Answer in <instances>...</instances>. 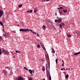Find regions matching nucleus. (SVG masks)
I'll use <instances>...</instances> for the list:
<instances>
[{
  "instance_id": "f257e3e1",
  "label": "nucleus",
  "mask_w": 80,
  "mask_h": 80,
  "mask_svg": "<svg viewBox=\"0 0 80 80\" xmlns=\"http://www.w3.org/2000/svg\"><path fill=\"white\" fill-rule=\"evenodd\" d=\"M2 50H1V49L0 48V55L2 54V52L4 53H6V54H8L9 53V52H8V51L7 50L2 49Z\"/></svg>"
},
{
  "instance_id": "f03ea898",
  "label": "nucleus",
  "mask_w": 80,
  "mask_h": 80,
  "mask_svg": "<svg viewBox=\"0 0 80 80\" xmlns=\"http://www.w3.org/2000/svg\"><path fill=\"white\" fill-rule=\"evenodd\" d=\"M20 32H29V29H23L21 28L19 30Z\"/></svg>"
},
{
  "instance_id": "7ed1b4c3",
  "label": "nucleus",
  "mask_w": 80,
  "mask_h": 80,
  "mask_svg": "<svg viewBox=\"0 0 80 80\" xmlns=\"http://www.w3.org/2000/svg\"><path fill=\"white\" fill-rule=\"evenodd\" d=\"M25 78L21 77L19 76L17 78V80H25Z\"/></svg>"
},
{
  "instance_id": "20e7f679",
  "label": "nucleus",
  "mask_w": 80,
  "mask_h": 80,
  "mask_svg": "<svg viewBox=\"0 0 80 80\" xmlns=\"http://www.w3.org/2000/svg\"><path fill=\"white\" fill-rule=\"evenodd\" d=\"M49 63L48 62H47L46 64V70H49Z\"/></svg>"
},
{
  "instance_id": "39448f33",
  "label": "nucleus",
  "mask_w": 80,
  "mask_h": 80,
  "mask_svg": "<svg viewBox=\"0 0 80 80\" xmlns=\"http://www.w3.org/2000/svg\"><path fill=\"white\" fill-rule=\"evenodd\" d=\"M3 14V11L2 10H0V18H1Z\"/></svg>"
},
{
  "instance_id": "423d86ee",
  "label": "nucleus",
  "mask_w": 80,
  "mask_h": 80,
  "mask_svg": "<svg viewBox=\"0 0 80 80\" xmlns=\"http://www.w3.org/2000/svg\"><path fill=\"white\" fill-rule=\"evenodd\" d=\"M59 13L60 14V15L61 16V15H65V14H64V13L63 12H62V11H59Z\"/></svg>"
},
{
  "instance_id": "0eeeda50",
  "label": "nucleus",
  "mask_w": 80,
  "mask_h": 80,
  "mask_svg": "<svg viewBox=\"0 0 80 80\" xmlns=\"http://www.w3.org/2000/svg\"><path fill=\"white\" fill-rule=\"evenodd\" d=\"M2 72L4 73V75H7V70H3Z\"/></svg>"
},
{
  "instance_id": "6e6552de",
  "label": "nucleus",
  "mask_w": 80,
  "mask_h": 80,
  "mask_svg": "<svg viewBox=\"0 0 80 80\" xmlns=\"http://www.w3.org/2000/svg\"><path fill=\"white\" fill-rule=\"evenodd\" d=\"M58 22H62V18H58Z\"/></svg>"
},
{
  "instance_id": "1a4fd4ad",
  "label": "nucleus",
  "mask_w": 80,
  "mask_h": 80,
  "mask_svg": "<svg viewBox=\"0 0 80 80\" xmlns=\"http://www.w3.org/2000/svg\"><path fill=\"white\" fill-rule=\"evenodd\" d=\"M38 12V8H34V13H36Z\"/></svg>"
},
{
  "instance_id": "9d476101",
  "label": "nucleus",
  "mask_w": 80,
  "mask_h": 80,
  "mask_svg": "<svg viewBox=\"0 0 80 80\" xmlns=\"http://www.w3.org/2000/svg\"><path fill=\"white\" fill-rule=\"evenodd\" d=\"M33 12V10H31L29 11H27L26 12L27 13H32Z\"/></svg>"
},
{
  "instance_id": "9b49d317",
  "label": "nucleus",
  "mask_w": 80,
  "mask_h": 80,
  "mask_svg": "<svg viewBox=\"0 0 80 80\" xmlns=\"http://www.w3.org/2000/svg\"><path fill=\"white\" fill-rule=\"evenodd\" d=\"M46 70H47V75L48 76H48L50 75V73H49V71H48L49 70L46 69Z\"/></svg>"
},
{
  "instance_id": "f8f14e48",
  "label": "nucleus",
  "mask_w": 80,
  "mask_h": 80,
  "mask_svg": "<svg viewBox=\"0 0 80 80\" xmlns=\"http://www.w3.org/2000/svg\"><path fill=\"white\" fill-rule=\"evenodd\" d=\"M42 72H44L45 71V68L44 66H43L42 68Z\"/></svg>"
},
{
  "instance_id": "ddd939ff",
  "label": "nucleus",
  "mask_w": 80,
  "mask_h": 80,
  "mask_svg": "<svg viewBox=\"0 0 80 80\" xmlns=\"http://www.w3.org/2000/svg\"><path fill=\"white\" fill-rule=\"evenodd\" d=\"M79 54H80V52H76L74 54V55H78Z\"/></svg>"
},
{
  "instance_id": "4468645a",
  "label": "nucleus",
  "mask_w": 80,
  "mask_h": 80,
  "mask_svg": "<svg viewBox=\"0 0 80 80\" xmlns=\"http://www.w3.org/2000/svg\"><path fill=\"white\" fill-rule=\"evenodd\" d=\"M60 26V27H61V26L62 27H64V26H65V24L64 23H62L61 24Z\"/></svg>"
},
{
  "instance_id": "2eb2a0df",
  "label": "nucleus",
  "mask_w": 80,
  "mask_h": 80,
  "mask_svg": "<svg viewBox=\"0 0 80 80\" xmlns=\"http://www.w3.org/2000/svg\"><path fill=\"white\" fill-rule=\"evenodd\" d=\"M0 24L1 25H2V26L3 28L4 27V26H3V23L1 21L0 22Z\"/></svg>"
},
{
  "instance_id": "dca6fc26",
  "label": "nucleus",
  "mask_w": 80,
  "mask_h": 80,
  "mask_svg": "<svg viewBox=\"0 0 80 80\" xmlns=\"http://www.w3.org/2000/svg\"><path fill=\"white\" fill-rule=\"evenodd\" d=\"M52 53H55V50H54V49H53V48H52Z\"/></svg>"
},
{
  "instance_id": "f3484780",
  "label": "nucleus",
  "mask_w": 80,
  "mask_h": 80,
  "mask_svg": "<svg viewBox=\"0 0 80 80\" xmlns=\"http://www.w3.org/2000/svg\"><path fill=\"white\" fill-rule=\"evenodd\" d=\"M63 11L64 13H66L67 12V10L63 9Z\"/></svg>"
},
{
  "instance_id": "a211bd4d",
  "label": "nucleus",
  "mask_w": 80,
  "mask_h": 80,
  "mask_svg": "<svg viewBox=\"0 0 80 80\" xmlns=\"http://www.w3.org/2000/svg\"><path fill=\"white\" fill-rule=\"evenodd\" d=\"M13 74V72H12V71L11 70L10 71V72L9 73V74L10 75H12Z\"/></svg>"
},
{
  "instance_id": "6ab92c4d",
  "label": "nucleus",
  "mask_w": 80,
  "mask_h": 80,
  "mask_svg": "<svg viewBox=\"0 0 80 80\" xmlns=\"http://www.w3.org/2000/svg\"><path fill=\"white\" fill-rule=\"evenodd\" d=\"M42 28L43 30H45L46 29V27L45 26V25H43L42 27Z\"/></svg>"
},
{
  "instance_id": "aec40b11",
  "label": "nucleus",
  "mask_w": 80,
  "mask_h": 80,
  "mask_svg": "<svg viewBox=\"0 0 80 80\" xmlns=\"http://www.w3.org/2000/svg\"><path fill=\"white\" fill-rule=\"evenodd\" d=\"M28 72H29L30 74H32V70L31 69H29Z\"/></svg>"
},
{
  "instance_id": "412c9836",
  "label": "nucleus",
  "mask_w": 80,
  "mask_h": 80,
  "mask_svg": "<svg viewBox=\"0 0 80 80\" xmlns=\"http://www.w3.org/2000/svg\"><path fill=\"white\" fill-rule=\"evenodd\" d=\"M77 34L78 35L79 37H80V32H77Z\"/></svg>"
},
{
  "instance_id": "4be33fe9",
  "label": "nucleus",
  "mask_w": 80,
  "mask_h": 80,
  "mask_svg": "<svg viewBox=\"0 0 80 80\" xmlns=\"http://www.w3.org/2000/svg\"><path fill=\"white\" fill-rule=\"evenodd\" d=\"M68 37H72V35L71 34H66Z\"/></svg>"
},
{
  "instance_id": "5701e85b",
  "label": "nucleus",
  "mask_w": 80,
  "mask_h": 80,
  "mask_svg": "<svg viewBox=\"0 0 80 80\" xmlns=\"http://www.w3.org/2000/svg\"><path fill=\"white\" fill-rule=\"evenodd\" d=\"M48 79L49 80H52V78H51V76H50V75H49V76H48Z\"/></svg>"
},
{
  "instance_id": "b1692460",
  "label": "nucleus",
  "mask_w": 80,
  "mask_h": 80,
  "mask_svg": "<svg viewBox=\"0 0 80 80\" xmlns=\"http://www.w3.org/2000/svg\"><path fill=\"white\" fill-rule=\"evenodd\" d=\"M69 76H68V75L67 74V75H66L65 78H68Z\"/></svg>"
},
{
  "instance_id": "393cba45",
  "label": "nucleus",
  "mask_w": 80,
  "mask_h": 80,
  "mask_svg": "<svg viewBox=\"0 0 80 80\" xmlns=\"http://www.w3.org/2000/svg\"><path fill=\"white\" fill-rule=\"evenodd\" d=\"M42 48L45 51L46 50V49H45V47H44V46H42Z\"/></svg>"
},
{
  "instance_id": "a878e982",
  "label": "nucleus",
  "mask_w": 80,
  "mask_h": 80,
  "mask_svg": "<svg viewBox=\"0 0 80 80\" xmlns=\"http://www.w3.org/2000/svg\"><path fill=\"white\" fill-rule=\"evenodd\" d=\"M20 52H21L20 51H18V50H16V53H20Z\"/></svg>"
},
{
  "instance_id": "bb28decb",
  "label": "nucleus",
  "mask_w": 80,
  "mask_h": 80,
  "mask_svg": "<svg viewBox=\"0 0 80 80\" xmlns=\"http://www.w3.org/2000/svg\"><path fill=\"white\" fill-rule=\"evenodd\" d=\"M18 7L21 8L22 7V4H20L18 6Z\"/></svg>"
},
{
  "instance_id": "cd10ccee",
  "label": "nucleus",
  "mask_w": 80,
  "mask_h": 80,
  "mask_svg": "<svg viewBox=\"0 0 80 80\" xmlns=\"http://www.w3.org/2000/svg\"><path fill=\"white\" fill-rule=\"evenodd\" d=\"M37 48H39L40 47V46L39 44H38V45L37 46Z\"/></svg>"
},
{
  "instance_id": "c85d7f7f",
  "label": "nucleus",
  "mask_w": 80,
  "mask_h": 80,
  "mask_svg": "<svg viewBox=\"0 0 80 80\" xmlns=\"http://www.w3.org/2000/svg\"><path fill=\"white\" fill-rule=\"evenodd\" d=\"M40 45L42 47L43 46H44L43 45V44H42V43L41 42H40Z\"/></svg>"
},
{
  "instance_id": "c756f323",
  "label": "nucleus",
  "mask_w": 80,
  "mask_h": 80,
  "mask_svg": "<svg viewBox=\"0 0 80 80\" xmlns=\"http://www.w3.org/2000/svg\"><path fill=\"white\" fill-rule=\"evenodd\" d=\"M55 22H58V20L55 19Z\"/></svg>"
},
{
  "instance_id": "7c9ffc66",
  "label": "nucleus",
  "mask_w": 80,
  "mask_h": 80,
  "mask_svg": "<svg viewBox=\"0 0 80 80\" xmlns=\"http://www.w3.org/2000/svg\"><path fill=\"white\" fill-rule=\"evenodd\" d=\"M56 63H58V59H56Z\"/></svg>"
},
{
  "instance_id": "2f4dec72",
  "label": "nucleus",
  "mask_w": 80,
  "mask_h": 80,
  "mask_svg": "<svg viewBox=\"0 0 80 80\" xmlns=\"http://www.w3.org/2000/svg\"><path fill=\"white\" fill-rule=\"evenodd\" d=\"M32 33H33V34H35V35H36V34H37V33H36V32H32Z\"/></svg>"
},
{
  "instance_id": "473e14b6",
  "label": "nucleus",
  "mask_w": 80,
  "mask_h": 80,
  "mask_svg": "<svg viewBox=\"0 0 80 80\" xmlns=\"http://www.w3.org/2000/svg\"><path fill=\"white\" fill-rule=\"evenodd\" d=\"M45 2H49L50 0H43Z\"/></svg>"
},
{
  "instance_id": "72a5a7b5",
  "label": "nucleus",
  "mask_w": 80,
  "mask_h": 80,
  "mask_svg": "<svg viewBox=\"0 0 80 80\" xmlns=\"http://www.w3.org/2000/svg\"><path fill=\"white\" fill-rule=\"evenodd\" d=\"M24 68L26 70H28V69L27 68H26V67H24Z\"/></svg>"
},
{
  "instance_id": "f704fd0d",
  "label": "nucleus",
  "mask_w": 80,
  "mask_h": 80,
  "mask_svg": "<svg viewBox=\"0 0 80 80\" xmlns=\"http://www.w3.org/2000/svg\"><path fill=\"white\" fill-rule=\"evenodd\" d=\"M59 27L60 28H61L62 30H63V28H62V26H61V27H60V26H59Z\"/></svg>"
},
{
  "instance_id": "c9c22d12",
  "label": "nucleus",
  "mask_w": 80,
  "mask_h": 80,
  "mask_svg": "<svg viewBox=\"0 0 80 80\" xmlns=\"http://www.w3.org/2000/svg\"><path fill=\"white\" fill-rule=\"evenodd\" d=\"M30 79H29V78H28V80H32V78L31 77L30 78Z\"/></svg>"
},
{
  "instance_id": "e433bc0d",
  "label": "nucleus",
  "mask_w": 80,
  "mask_h": 80,
  "mask_svg": "<svg viewBox=\"0 0 80 80\" xmlns=\"http://www.w3.org/2000/svg\"><path fill=\"white\" fill-rule=\"evenodd\" d=\"M29 31H30L32 33V32H33V31L31 29H29Z\"/></svg>"
},
{
  "instance_id": "4c0bfd02",
  "label": "nucleus",
  "mask_w": 80,
  "mask_h": 80,
  "mask_svg": "<svg viewBox=\"0 0 80 80\" xmlns=\"http://www.w3.org/2000/svg\"><path fill=\"white\" fill-rule=\"evenodd\" d=\"M32 73H35V71H34V70H32Z\"/></svg>"
},
{
  "instance_id": "58836bf2",
  "label": "nucleus",
  "mask_w": 80,
  "mask_h": 80,
  "mask_svg": "<svg viewBox=\"0 0 80 80\" xmlns=\"http://www.w3.org/2000/svg\"><path fill=\"white\" fill-rule=\"evenodd\" d=\"M0 39L1 40H3V39H2V37L1 36H0Z\"/></svg>"
},
{
  "instance_id": "ea45409f",
  "label": "nucleus",
  "mask_w": 80,
  "mask_h": 80,
  "mask_svg": "<svg viewBox=\"0 0 80 80\" xmlns=\"http://www.w3.org/2000/svg\"><path fill=\"white\" fill-rule=\"evenodd\" d=\"M20 23L21 25H23V22H20Z\"/></svg>"
},
{
  "instance_id": "a19ab883",
  "label": "nucleus",
  "mask_w": 80,
  "mask_h": 80,
  "mask_svg": "<svg viewBox=\"0 0 80 80\" xmlns=\"http://www.w3.org/2000/svg\"><path fill=\"white\" fill-rule=\"evenodd\" d=\"M37 36H38V37H39V36H40V35L38 33H37Z\"/></svg>"
},
{
  "instance_id": "79ce46f5",
  "label": "nucleus",
  "mask_w": 80,
  "mask_h": 80,
  "mask_svg": "<svg viewBox=\"0 0 80 80\" xmlns=\"http://www.w3.org/2000/svg\"><path fill=\"white\" fill-rule=\"evenodd\" d=\"M45 56L46 58H46V59H47V55H45Z\"/></svg>"
},
{
  "instance_id": "37998d69",
  "label": "nucleus",
  "mask_w": 80,
  "mask_h": 80,
  "mask_svg": "<svg viewBox=\"0 0 80 80\" xmlns=\"http://www.w3.org/2000/svg\"><path fill=\"white\" fill-rule=\"evenodd\" d=\"M60 8V9H63V7H61Z\"/></svg>"
},
{
  "instance_id": "c03bdc74",
  "label": "nucleus",
  "mask_w": 80,
  "mask_h": 80,
  "mask_svg": "<svg viewBox=\"0 0 80 80\" xmlns=\"http://www.w3.org/2000/svg\"><path fill=\"white\" fill-rule=\"evenodd\" d=\"M62 66H64V63H62Z\"/></svg>"
},
{
  "instance_id": "a18cd8bd",
  "label": "nucleus",
  "mask_w": 80,
  "mask_h": 80,
  "mask_svg": "<svg viewBox=\"0 0 80 80\" xmlns=\"http://www.w3.org/2000/svg\"><path fill=\"white\" fill-rule=\"evenodd\" d=\"M10 52H11V53L12 54H13V52H12L11 51H10Z\"/></svg>"
},
{
  "instance_id": "49530a36",
  "label": "nucleus",
  "mask_w": 80,
  "mask_h": 80,
  "mask_svg": "<svg viewBox=\"0 0 80 80\" xmlns=\"http://www.w3.org/2000/svg\"><path fill=\"white\" fill-rule=\"evenodd\" d=\"M3 32H4V33H6V32H5V31H4V30H3Z\"/></svg>"
},
{
  "instance_id": "de8ad7c7",
  "label": "nucleus",
  "mask_w": 80,
  "mask_h": 80,
  "mask_svg": "<svg viewBox=\"0 0 80 80\" xmlns=\"http://www.w3.org/2000/svg\"><path fill=\"white\" fill-rule=\"evenodd\" d=\"M41 61H42V62H43V59H42L41 60Z\"/></svg>"
},
{
  "instance_id": "09e8293b",
  "label": "nucleus",
  "mask_w": 80,
  "mask_h": 80,
  "mask_svg": "<svg viewBox=\"0 0 80 80\" xmlns=\"http://www.w3.org/2000/svg\"><path fill=\"white\" fill-rule=\"evenodd\" d=\"M3 36H4V37H7V36L5 34H3Z\"/></svg>"
},
{
  "instance_id": "8fccbe9b",
  "label": "nucleus",
  "mask_w": 80,
  "mask_h": 80,
  "mask_svg": "<svg viewBox=\"0 0 80 80\" xmlns=\"http://www.w3.org/2000/svg\"><path fill=\"white\" fill-rule=\"evenodd\" d=\"M63 73L64 74H66V72H63Z\"/></svg>"
},
{
  "instance_id": "3c124183",
  "label": "nucleus",
  "mask_w": 80,
  "mask_h": 80,
  "mask_svg": "<svg viewBox=\"0 0 80 80\" xmlns=\"http://www.w3.org/2000/svg\"><path fill=\"white\" fill-rule=\"evenodd\" d=\"M61 70H63V68H62L61 69Z\"/></svg>"
},
{
  "instance_id": "603ef678",
  "label": "nucleus",
  "mask_w": 80,
  "mask_h": 80,
  "mask_svg": "<svg viewBox=\"0 0 80 80\" xmlns=\"http://www.w3.org/2000/svg\"><path fill=\"white\" fill-rule=\"evenodd\" d=\"M61 6V5H59V7H60Z\"/></svg>"
},
{
  "instance_id": "864d4df0",
  "label": "nucleus",
  "mask_w": 80,
  "mask_h": 80,
  "mask_svg": "<svg viewBox=\"0 0 80 80\" xmlns=\"http://www.w3.org/2000/svg\"><path fill=\"white\" fill-rule=\"evenodd\" d=\"M57 9H58V10H59V9H60V8H58Z\"/></svg>"
},
{
  "instance_id": "5fc2aeb1",
  "label": "nucleus",
  "mask_w": 80,
  "mask_h": 80,
  "mask_svg": "<svg viewBox=\"0 0 80 80\" xmlns=\"http://www.w3.org/2000/svg\"><path fill=\"white\" fill-rule=\"evenodd\" d=\"M57 15V12H55V15Z\"/></svg>"
},
{
  "instance_id": "6e6d98bb",
  "label": "nucleus",
  "mask_w": 80,
  "mask_h": 80,
  "mask_svg": "<svg viewBox=\"0 0 80 80\" xmlns=\"http://www.w3.org/2000/svg\"><path fill=\"white\" fill-rule=\"evenodd\" d=\"M62 62H63V63H64V61H63V60H62Z\"/></svg>"
},
{
  "instance_id": "4d7b16f0",
  "label": "nucleus",
  "mask_w": 80,
  "mask_h": 80,
  "mask_svg": "<svg viewBox=\"0 0 80 80\" xmlns=\"http://www.w3.org/2000/svg\"><path fill=\"white\" fill-rule=\"evenodd\" d=\"M18 27H19V25L18 24L17 25Z\"/></svg>"
},
{
  "instance_id": "13d9d810",
  "label": "nucleus",
  "mask_w": 80,
  "mask_h": 80,
  "mask_svg": "<svg viewBox=\"0 0 80 80\" xmlns=\"http://www.w3.org/2000/svg\"><path fill=\"white\" fill-rule=\"evenodd\" d=\"M63 69H64V70H65V69L64 68H63Z\"/></svg>"
},
{
  "instance_id": "bf43d9fd",
  "label": "nucleus",
  "mask_w": 80,
  "mask_h": 80,
  "mask_svg": "<svg viewBox=\"0 0 80 80\" xmlns=\"http://www.w3.org/2000/svg\"><path fill=\"white\" fill-rule=\"evenodd\" d=\"M68 70H70V68H68Z\"/></svg>"
},
{
  "instance_id": "052dcab7",
  "label": "nucleus",
  "mask_w": 80,
  "mask_h": 80,
  "mask_svg": "<svg viewBox=\"0 0 80 80\" xmlns=\"http://www.w3.org/2000/svg\"><path fill=\"white\" fill-rule=\"evenodd\" d=\"M68 70V68L66 69V70Z\"/></svg>"
},
{
  "instance_id": "680f3d73",
  "label": "nucleus",
  "mask_w": 80,
  "mask_h": 80,
  "mask_svg": "<svg viewBox=\"0 0 80 80\" xmlns=\"http://www.w3.org/2000/svg\"><path fill=\"white\" fill-rule=\"evenodd\" d=\"M45 80V79H43V80Z\"/></svg>"
},
{
  "instance_id": "e2e57ef3",
  "label": "nucleus",
  "mask_w": 80,
  "mask_h": 80,
  "mask_svg": "<svg viewBox=\"0 0 80 80\" xmlns=\"http://www.w3.org/2000/svg\"><path fill=\"white\" fill-rule=\"evenodd\" d=\"M39 62H41L40 60L39 61Z\"/></svg>"
}]
</instances>
